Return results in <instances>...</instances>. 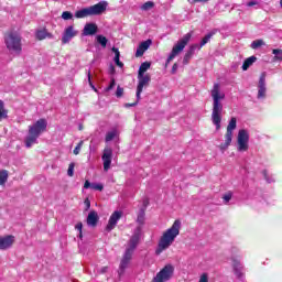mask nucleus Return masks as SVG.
Returning a JSON list of instances; mask_svg holds the SVG:
<instances>
[{"label":"nucleus","mask_w":282,"mask_h":282,"mask_svg":"<svg viewBox=\"0 0 282 282\" xmlns=\"http://www.w3.org/2000/svg\"><path fill=\"white\" fill-rule=\"evenodd\" d=\"M268 91V87L265 86V73H262L258 83V100L265 98V94Z\"/></svg>","instance_id":"nucleus-12"},{"label":"nucleus","mask_w":282,"mask_h":282,"mask_svg":"<svg viewBox=\"0 0 282 282\" xmlns=\"http://www.w3.org/2000/svg\"><path fill=\"white\" fill-rule=\"evenodd\" d=\"M76 166V163L72 162L69 165H68V170H67V175L68 177H74V169Z\"/></svg>","instance_id":"nucleus-39"},{"label":"nucleus","mask_w":282,"mask_h":282,"mask_svg":"<svg viewBox=\"0 0 282 282\" xmlns=\"http://www.w3.org/2000/svg\"><path fill=\"white\" fill-rule=\"evenodd\" d=\"M196 50H202V47H199V44L191 45L188 52L192 53V54H195Z\"/></svg>","instance_id":"nucleus-43"},{"label":"nucleus","mask_w":282,"mask_h":282,"mask_svg":"<svg viewBox=\"0 0 282 282\" xmlns=\"http://www.w3.org/2000/svg\"><path fill=\"white\" fill-rule=\"evenodd\" d=\"M144 216H145V213H144V209H140L139 210V214H138V217H137V223L142 225L144 224Z\"/></svg>","instance_id":"nucleus-34"},{"label":"nucleus","mask_w":282,"mask_h":282,"mask_svg":"<svg viewBox=\"0 0 282 282\" xmlns=\"http://www.w3.org/2000/svg\"><path fill=\"white\" fill-rule=\"evenodd\" d=\"M88 82H89V85L93 87V89H96L94 84H91V72H89V70H88Z\"/></svg>","instance_id":"nucleus-47"},{"label":"nucleus","mask_w":282,"mask_h":282,"mask_svg":"<svg viewBox=\"0 0 282 282\" xmlns=\"http://www.w3.org/2000/svg\"><path fill=\"white\" fill-rule=\"evenodd\" d=\"M112 52H115V63L117 67H124V64L120 62V51L118 48L113 47Z\"/></svg>","instance_id":"nucleus-25"},{"label":"nucleus","mask_w":282,"mask_h":282,"mask_svg":"<svg viewBox=\"0 0 282 282\" xmlns=\"http://www.w3.org/2000/svg\"><path fill=\"white\" fill-rule=\"evenodd\" d=\"M223 199H224L225 204H228V202H230V199H232V194L231 193L225 194L223 196Z\"/></svg>","instance_id":"nucleus-44"},{"label":"nucleus","mask_w":282,"mask_h":282,"mask_svg":"<svg viewBox=\"0 0 282 282\" xmlns=\"http://www.w3.org/2000/svg\"><path fill=\"white\" fill-rule=\"evenodd\" d=\"M107 270H108L107 267H102V268L100 269V273H101V274H105V272H107Z\"/></svg>","instance_id":"nucleus-51"},{"label":"nucleus","mask_w":282,"mask_h":282,"mask_svg":"<svg viewBox=\"0 0 282 282\" xmlns=\"http://www.w3.org/2000/svg\"><path fill=\"white\" fill-rule=\"evenodd\" d=\"M47 36H50V33H47V30H39L36 32V39L39 41H43L44 39H47Z\"/></svg>","instance_id":"nucleus-28"},{"label":"nucleus","mask_w":282,"mask_h":282,"mask_svg":"<svg viewBox=\"0 0 282 282\" xmlns=\"http://www.w3.org/2000/svg\"><path fill=\"white\" fill-rule=\"evenodd\" d=\"M110 72H111V74H116V67L110 66Z\"/></svg>","instance_id":"nucleus-52"},{"label":"nucleus","mask_w":282,"mask_h":282,"mask_svg":"<svg viewBox=\"0 0 282 282\" xmlns=\"http://www.w3.org/2000/svg\"><path fill=\"white\" fill-rule=\"evenodd\" d=\"M191 58H193V53L187 51L183 58V65H188V62L191 61Z\"/></svg>","instance_id":"nucleus-37"},{"label":"nucleus","mask_w":282,"mask_h":282,"mask_svg":"<svg viewBox=\"0 0 282 282\" xmlns=\"http://www.w3.org/2000/svg\"><path fill=\"white\" fill-rule=\"evenodd\" d=\"M248 8H256V10H259L261 8V2L259 0H250L247 2Z\"/></svg>","instance_id":"nucleus-32"},{"label":"nucleus","mask_w":282,"mask_h":282,"mask_svg":"<svg viewBox=\"0 0 282 282\" xmlns=\"http://www.w3.org/2000/svg\"><path fill=\"white\" fill-rule=\"evenodd\" d=\"M7 48L11 54H21V35L17 33H9L4 37Z\"/></svg>","instance_id":"nucleus-6"},{"label":"nucleus","mask_w":282,"mask_h":282,"mask_svg":"<svg viewBox=\"0 0 282 282\" xmlns=\"http://www.w3.org/2000/svg\"><path fill=\"white\" fill-rule=\"evenodd\" d=\"M198 282H208V273H203L200 275Z\"/></svg>","instance_id":"nucleus-46"},{"label":"nucleus","mask_w":282,"mask_h":282,"mask_svg":"<svg viewBox=\"0 0 282 282\" xmlns=\"http://www.w3.org/2000/svg\"><path fill=\"white\" fill-rule=\"evenodd\" d=\"M210 39H213V33H208L207 35H205L200 41L199 47H204V45H206L210 41Z\"/></svg>","instance_id":"nucleus-35"},{"label":"nucleus","mask_w":282,"mask_h":282,"mask_svg":"<svg viewBox=\"0 0 282 282\" xmlns=\"http://www.w3.org/2000/svg\"><path fill=\"white\" fill-rule=\"evenodd\" d=\"M80 149H83V141H80L76 148L74 149L73 153L74 155H78V153H80Z\"/></svg>","instance_id":"nucleus-42"},{"label":"nucleus","mask_w":282,"mask_h":282,"mask_svg":"<svg viewBox=\"0 0 282 282\" xmlns=\"http://www.w3.org/2000/svg\"><path fill=\"white\" fill-rule=\"evenodd\" d=\"M74 36H76L74 26L66 28V30L62 36V43H69L74 39Z\"/></svg>","instance_id":"nucleus-17"},{"label":"nucleus","mask_w":282,"mask_h":282,"mask_svg":"<svg viewBox=\"0 0 282 282\" xmlns=\"http://www.w3.org/2000/svg\"><path fill=\"white\" fill-rule=\"evenodd\" d=\"M177 64H173L172 66V74H175L177 72Z\"/></svg>","instance_id":"nucleus-50"},{"label":"nucleus","mask_w":282,"mask_h":282,"mask_svg":"<svg viewBox=\"0 0 282 282\" xmlns=\"http://www.w3.org/2000/svg\"><path fill=\"white\" fill-rule=\"evenodd\" d=\"M213 98L212 122L216 127V131L221 129V112L224 111V104L221 100L226 98V94L221 93V85L214 84L210 90Z\"/></svg>","instance_id":"nucleus-1"},{"label":"nucleus","mask_w":282,"mask_h":282,"mask_svg":"<svg viewBox=\"0 0 282 282\" xmlns=\"http://www.w3.org/2000/svg\"><path fill=\"white\" fill-rule=\"evenodd\" d=\"M272 54H274V59L275 61H282V50L274 48L272 51Z\"/></svg>","instance_id":"nucleus-36"},{"label":"nucleus","mask_w":282,"mask_h":282,"mask_svg":"<svg viewBox=\"0 0 282 282\" xmlns=\"http://www.w3.org/2000/svg\"><path fill=\"white\" fill-rule=\"evenodd\" d=\"M152 43H153V41H151V40L141 42L135 52L137 58H140V56H144V52H147V50H149V47H151Z\"/></svg>","instance_id":"nucleus-14"},{"label":"nucleus","mask_w":282,"mask_h":282,"mask_svg":"<svg viewBox=\"0 0 282 282\" xmlns=\"http://www.w3.org/2000/svg\"><path fill=\"white\" fill-rule=\"evenodd\" d=\"M12 243H14V236L1 237L0 250H8V248H12Z\"/></svg>","instance_id":"nucleus-15"},{"label":"nucleus","mask_w":282,"mask_h":282,"mask_svg":"<svg viewBox=\"0 0 282 282\" xmlns=\"http://www.w3.org/2000/svg\"><path fill=\"white\" fill-rule=\"evenodd\" d=\"M175 268L172 264H166L159 273L152 279L151 282H166L173 279Z\"/></svg>","instance_id":"nucleus-8"},{"label":"nucleus","mask_w":282,"mask_h":282,"mask_svg":"<svg viewBox=\"0 0 282 282\" xmlns=\"http://www.w3.org/2000/svg\"><path fill=\"white\" fill-rule=\"evenodd\" d=\"M96 32H98V25H96L94 23H87L84 26L83 34H84V36H94V34H96Z\"/></svg>","instance_id":"nucleus-18"},{"label":"nucleus","mask_w":282,"mask_h":282,"mask_svg":"<svg viewBox=\"0 0 282 282\" xmlns=\"http://www.w3.org/2000/svg\"><path fill=\"white\" fill-rule=\"evenodd\" d=\"M121 217H122V212H115L109 218L106 230L108 232H111V230H113V228H116V226L118 225V221H120Z\"/></svg>","instance_id":"nucleus-13"},{"label":"nucleus","mask_w":282,"mask_h":282,"mask_svg":"<svg viewBox=\"0 0 282 282\" xmlns=\"http://www.w3.org/2000/svg\"><path fill=\"white\" fill-rule=\"evenodd\" d=\"M280 6H281V8H282V0H280Z\"/></svg>","instance_id":"nucleus-54"},{"label":"nucleus","mask_w":282,"mask_h":282,"mask_svg":"<svg viewBox=\"0 0 282 282\" xmlns=\"http://www.w3.org/2000/svg\"><path fill=\"white\" fill-rule=\"evenodd\" d=\"M8 182V170L0 171V186H3Z\"/></svg>","instance_id":"nucleus-29"},{"label":"nucleus","mask_w":282,"mask_h":282,"mask_svg":"<svg viewBox=\"0 0 282 282\" xmlns=\"http://www.w3.org/2000/svg\"><path fill=\"white\" fill-rule=\"evenodd\" d=\"M86 206L87 208H90L91 204L89 203V200H86Z\"/></svg>","instance_id":"nucleus-53"},{"label":"nucleus","mask_w":282,"mask_h":282,"mask_svg":"<svg viewBox=\"0 0 282 282\" xmlns=\"http://www.w3.org/2000/svg\"><path fill=\"white\" fill-rule=\"evenodd\" d=\"M97 43L101 45V47H107V43H109V40H107L104 35H97Z\"/></svg>","instance_id":"nucleus-33"},{"label":"nucleus","mask_w":282,"mask_h":282,"mask_svg":"<svg viewBox=\"0 0 282 282\" xmlns=\"http://www.w3.org/2000/svg\"><path fill=\"white\" fill-rule=\"evenodd\" d=\"M47 130V120L39 119L32 126H29L28 135L24 139V144L26 149H32L34 144H39V138H41L42 133H45Z\"/></svg>","instance_id":"nucleus-4"},{"label":"nucleus","mask_w":282,"mask_h":282,"mask_svg":"<svg viewBox=\"0 0 282 282\" xmlns=\"http://www.w3.org/2000/svg\"><path fill=\"white\" fill-rule=\"evenodd\" d=\"M139 84L137 86V100H141V94L144 87H149V83H151V76L149 75H138Z\"/></svg>","instance_id":"nucleus-10"},{"label":"nucleus","mask_w":282,"mask_h":282,"mask_svg":"<svg viewBox=\"0 0 282 282\" xmlns=\"http://www.w3.org/2000/svg\"><path fill=\"white\" fill-rule=\"evenodd\" d=\"M124 94V88L118 86L117 87V91H116V96L117 98H122V95Z\"/></svg>","instance_id":"nucleus-41"},{"label":"nucleus","mask_w":282,"mask_h":282,"mask_svg":"<svg viewBox=\"0 0 282 282\" xmlns=\"http://www.w3.org/2000/svg\"><path fill=\"white\" fill-rule=\"evenodd\" d=\"M84 188H91L93 191H104L105 186L100 183H90L86 181L84 184Z\"/></svg>","instance_id":"nucleus-21"},{"label":"nucleus","mask_w":282,"mask_h":282,"mask_svg":"<svg viewBox=\"0 0 282 282\" xmlns=\"http://www.w3.org/2000/svg\"><path fill=\"white\" fill-rule=\"evenodd\" d=\"M191 36H193L191 33H186L181 40L177 41V43L173 46L172 52L170 53L166 63H171L175 56H178L184 52V47L188 45L191 41Z\"/></svg>","instance_id":"nucleus-7"},{"label":"nucleus","mask_w":282,"mask_h":282,"mask_svg":"<svg viewBox=\"0 0 282 282\" xmlns=\"http://www.w3.org/2000/svg\"><path fill=\"white\" fill-rule=\"evenodd\" d=\"M250 142V133L246 129H241L238 132L237 137V150L239 153H245V151H248Z\"/></svg>","instance_id":"nucleus-9"},{"label":"nucleus","mask_w":282,"mask_h":282,"mask_svg":"<svg viewBox=\"0 0 282 282\" xmlns=\"http://www.w3.org/2000/svg\"><path fill=\"white\" fill-rule=\"evenodd\" d=\"M118 137V130H112L106 133V142H111L115 138Z\"/></svg>","instance_id":"nucleus-30"},{"label":"nucleus","mask_w":282,"mask_h":282,"mask_svg":"<svg viewBox=\"0 0 282 282\" xmlns=\"http://www.w3.org/2000/svg\"><path fill=\"white\" fill-rule=\"evenodd\" d=\"M113 158V150L111 148H105L101 160L104 162V171H109L111 169V160Z\"/></svg>","instance_id":"nucleus-11"},{"label":"nucleus","mask_w":282,"mask_h":282,"mask_svg":"<svg viewBox=\"0 0 282 282\" xmlns=\"http://www.w3.org/2000/svg\"><path fill=\"white\" fill-rule=\"evenodd\" d=\"M232 143V132H226L225 142L220 144V151H226L228 147Z\"/></svg>","instance_id":"nucleus-19"},{"label":"nucleus","mask_w":282,"mask_h":282,"mask_svg":"<svg viewBox=\"0 0 282 282\" xmlns=\"http://www.w3.org/2000/svg\"><path fill=\"white\" fill-rule=\"evenodd\" d=\"M116 87V79H111L110 85L106 88V91H111Z\"/></svg>","instance_id":"nucleus-45"},{"label":"nucleus","mask_w":282,"mask_h":282,"mask_svg":"<svg viewBox=\"0 0 282 282\" xmlns=\"http://www.w3.org/2000/svg\"><path fill=\"white\" fill-rule=\"evenodd\" d=\"M257 61V57L251 56L247 58L242 64L243 72H248L249 67Z\"/></svg>","instance_id":"nucleus-24"},{"label":"nucleus","mask_w":282,"mask_h":282,"mask_svg":"<svg viewBox=\"0 0 282 282\" xmlns=\"http://www.w3.org/2000/svg\"><path fill=\"white\" fill-rule=\"evenodd\" d=\"M75 229L78 230L79 232V239H83V223H78L76 226H75Z\"/></svg>","instance_id":"nucleus-40"},{"label":"nucleus","mask_w":282,"mask_h":282,"mask_svg":"<svg viewBox=\"0 0 282 282\" xmlns=\"http://www.w3.org/2000/svg\"><path fill=\"white\" fill-rule=\"evenodd\" d=\"M148 69H151V63H149V62L142 63V64L140 65V67H139L138 76H144V73H145Z\"/></svg>","instance_id":"nucleus-23"},{"label":"nucleus","mask_w":282,"mask_h":282,"mask_svg":"<svg viewBox=\"0 0 282 282\" xmlns=\"http://www.w3.org/2000/svg\"><path fill=\"white\" fill-rule=\"evenodd\" d=\"M97 224H98V213L91 210L88 214V217H87V225L88 226H96Z\"/></svg>","instance_id":"nucleus-20"},{"label":"nucleus","mask_w":282,"mask_h":282,"mask_svg":"<svg viewBox=\"0 0 282 282\" xmlns=\"http://www.w3.org/2000/svg\"><path fill=\"white\" fill-rule=\"evenodd\" d=\"M138 102H140V100L137 99V101H134L132 104H126V107H135L138 105Z\"/></svg>","instance_id":"nucleus-49"},{"label":"nucleus","mask_w":282,"mask_h":282,"mask_svg":"<svg viewBox=\"0 0 282 282\" xmlns=\"http://www.w3.org/2000/svg\"><path fill=\"white\" fill-rule=\"evenodd\" d=\"M141 236H142V228L137 227L130 240L128 241L126 251L121 259L119 271H118L119 276H122V274H124V271L129 268V263H131V259H133V252H135V248H138L140 243Z\"/></svg>","instance_id":"nucleus-2"},{"label":"nucleus","mask_w":282,"mask_h":282,"mask_svg":"<svg viewBox=\"0 0 282 282\" xmlns=\"http://www.w3.org/2000/svg\"><path fill=\"white\" fill-rule=\"evenodd\" d=\"M237 129V118L232 117L227 126V132L232 133Z\"/></svg>","instance_id":"nucleus-26"},{"label":"nucleus","mask_w":282,"mask_h":282,"mask_svg":"<svg viewBox=\"0 0 282 282\" xmlns=\"http://www.w3.org/2000/svg\"><path fill=\"white\" fill-rule=\"evenodd\" d=\"M232 269L237 279H241L243 276V264H241V261L232 258Z\"/></svg>","instance_id":"nucleus-16"},{"label":"nucleus","mask_w":282,"mask_h":282,"mask_svg":"<svg viewBox=\"0 0 282 282\" xmlns=\"http://www.w3.org/2000/svg\"><path fill=\"white\" fill-rule=\"evenodd\" d=\"M62 19H64V21H69L70 19H74V14L69 11H64L62 13Z\"/></svg>","instance_id":"nucleus-38"},{"label":"nucleus","mask_w":282,"mask_h":282,"mask_svg":"<svg viewBox=\"0 0 282 282\" xmlns=\"http://www.w3.org/2000/svg\"><path fill=\"white\" fill-rule=\"evenodd\" d=\"M2 120H8V109H6L3 100H0V122H2Z\"/></svg>","instance_id":"nucleus-22"},{"label":"nucleus","mask_w":282,"mask_h":282,"mask_svg":"<svg viewBox=\"0 0 282 282\" xmlns=\"http://www.w3.org/2000/svg\"><path fill=\"white\" fill-rule=\"evenodd\" d=\"M153 8H155V2L153 1H148L141 6V10L144 12H149V10H153Z\"/></svg>","instance_id":"nucleus-27"},{"label":"nucleus","mask_w":282,"mask_h":282,"mask_svg":"<svg viewBox=\"0 0 282 282\" xmlns=\"http://www.w3.org/2000/svg\"><path fill=\"white\" fill-rule=\"evenodd\" d=\"M182 228V221L175 220L171 228L164 231L159 240L158 248L155 250L156 254H162L164 250H169L173 246L175 239L180 236V230Z\"/></svg>","instance_id":"nucleus-3"},{"label":"nucleus","mask_w":282,"mask_h":282,"mask_svg":"<svg viewBox=\"0 0 282 282\" xmlns=\"http://www.w3.org/2000/svg\"><path fill=\"white\" fill-rule=\"evenodd\" d=\"M265 45V42H263V40H256L251 43L250 47L252 50H259V47Z\"/></svg>","instance_id":"nucleus-31"},{"label":"nucleus","mask_w":282,"mask_h":282,"mask_svg":"<svg viewBox=\"0 0 282 282\" xmlns=\"http://www.w3.org/2000/svg\"><path fill=\"white\" fill-rule=\"evenodd\" d=\"M107 6H109L108 1H100L95 6H90L88 8L80 9L75 12L76 19H85L86 17H98L102 14L107 10Z\"/></svg>","instance_id":"nucleus-5"},{"label":"nucleus","mask_w":282,"mask_h":282,"mask_svg":"<svg viewBox=\"0 0 282 282\" xmlns=\"http://www.w3.org/2000/svg\"><path fill=\"white\" fill-rule=\"evenodd\" d=\"M264 177H265V180H267V182H268L269 184H272V182H274V178L268 177L267 172H264Z\"/></svg>","instance_id":"nucleus-48"}]
</instances>
